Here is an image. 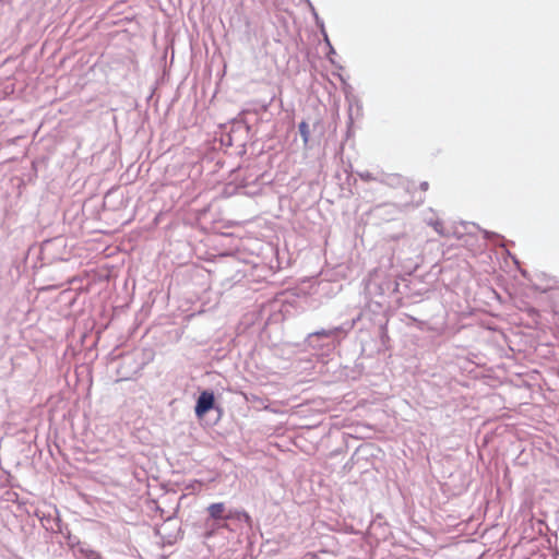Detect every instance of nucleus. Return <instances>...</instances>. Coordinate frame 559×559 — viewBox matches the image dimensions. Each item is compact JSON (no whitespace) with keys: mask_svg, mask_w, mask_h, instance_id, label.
<instances>
[{"mask_svg":"<svg viewBox=\"0 0 559 559\" xmlns=\"http://www.w3.org/2000/svg\"><path fill=\"white\" fill-rule=\"evenodd\" d=\"M214 402V394L209 391H203L197 401L195 415L199 418L203 417L210 409L213 408Z\"/></svg>","mask_w":559,"mask_h":559,"instance_id":"1","label":"nucleus"},{"mask_svg":"<svg viewBox=\"0 0 559 559\" xmlns=\"http://www.w3.org/2000/svg\"><path fill=\"white\" fill-rule=\"evenodd\" d=\"M226 507L223 502L212 503L207 507V512L213 520L229 519L225 515Z\"/></svg>","mask_w":559,"mask_h":559,"instance_id":"2","label":"nucleus"},{"mask_svg":"<svg viewBox=\"0 0 559 559\" xmlns=\"http://www.w3.org/2000/svg\"><path fill=\"white\" fill-rule=\"evenodd\" d=\"M298 128H299V132H300L304 143L307 144L309 142V136H310L308 123L306 121H301L299 123Z\"/></svg>","mask_w":559,"mask_h":559,"instance_id":"3","label":"nucleus"},{"mask_svg":"<svg viewBox=\"0 0 559 559\" xmlns=\"http://www.w3.org/2000/svg\"><path fill=\"white\" fill-rule=\"evenodd\" d=\"M80 552L83 555L85 559H102V556L98 551L91 548H81Z\"/></svg>","mask_w":559,"mask_h":559,"instance_id":"4","label":"nucleus"},{"mask_svg":"<svg viewBox=\"0 0 559 559\" xmlns=\"http://www.w3.org/2000/svg\"><path fill=\"white\" fill-rule=\"evenodd\" d=\"M332 334H333V331H330V330H321V331H318L314 333V335L320 336V337H330V336H332Z\"/></svg>","mask_w":559,"mask_h":559,"instance_id":"5","label":"nucleus"},{"mask_svg":"<svg viewBox=\"0 0 559 559\" xmlns=\"http://www.w3.org/2000/svg\"><path fill=\"white\" fill-rule=\"evenodd\" d=\"M429 189V183L427 181H424L420 183V190L427 191Z\"/></svg>","mask_w":559,"mask_h":559,"instance_id":"6","label":"nucleus"},{"mask_svg":"<svg viewBox=\"0 0 559 559\" xmlns=\"http://www.w3.org/2000/svg\"><path fill=\"white\" fill-rule=\"evenodd\" d=\"M360 177L364 179V180H369L370 179V176L369 175H360Z\"/></svg>","mask_w":559,"mask_h":559,"instance_id":"7","label":"nucleus"},{"mask_svg":"<svg viewBox=\"0 0 559 559\" xmlns=\"http://www.w3.org/2000/svg\"><path fill=\"white\" fill-rule=\"evenodd\" d=\"M439 226H441V224H440V223H437V224H436V226H435V228H436L437 230H439Z\"/></svg>","mask_w":559,"mask_h":559,"instance_id":"8","label":"nucleus"}]
</instances>
